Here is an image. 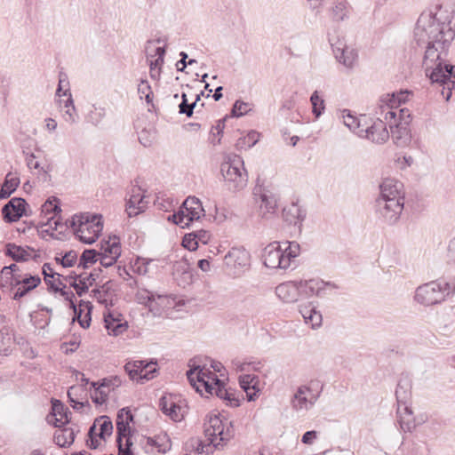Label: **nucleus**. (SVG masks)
I'll return each instance as SVG.
<instances>
[{
	"label": "nucleus",
	"mask_w": 455,
	"mask_h": 455,
	"mask_svg": "<svg viewBox=\"0 0 455 455\" xmlns=\"http://www.w3.org/2000/svg\"><path fill=\"white\" fill-rule=\"evenodd\" d=\"M87 445H90L92 449H96L100 446L99 426L96 425V419L87 432Z\"/></svg>",
	"instance_id": "obj_53"
},
{
	"label": "nucleus",
	"mask_w": 455,
	"mask_h": 455,
	"mask_svg": "<svg viewBox=\"0 0 455 455\" xmlns=\"http://www.w3.org/2000/svg\"><path fill=\"white\" fill-rule=\"evenodd\" d=\"M204 210L201 201L196 196H188L182 204L180 211L168 217V220L181 226V228H188L194 221H197L201 217H204Z\"/></svg>",
	"instance_id": "obj_6"
},
{
	"label": "nucleus",
	"mask_w": 455,
	"mask_h": 455,
	"mask_svg": "<svg viewBox=\"0 0 455 455\" xmlns=\"http://www.w3.org/2000/svg\"><path fill=\"white\" fill-rule=\"evenodd\" d=\"M310 101L313 108V113L316 117H319L324 109V100L320 98L318 92L315 91L310 97Z\"/></svg>",
	"instance_id": "obj_58"
},
{
	"label": "nucleus",
	"mask_w": 455,
	"mask_h": 455,
	"mask_svg": "<svg viewBox=\"0 0 455 455\" xmlns=\"http://www.w3.org/2000/svg\"><path fill=\"white\" fill-rule=\"evenodd\" d=\"M376 214L387 225L393 226L398 222L404 208V202L376 201Z\"/></svg>",
	"instance_id": "obj_11"
},
{
	"label": "nucleus",
	"mask_w": 455,
	"mask_h": 455,
	"mask_svg": "<svg viewBox=\"0 0 455 455\" xmlns=\"http://www.w3.org/2000/svg\"><path fill=\"white\" fill-rule=\"evenodd\" d=\"M18 275H12L6 267H4L0 272V284L5 286L8 284L16 285Z\"/></svg>",
	"instance_id": "obj_60"
},
{
	"label": "nucleus",
	"mask_w": 455,
	"mask_h": 455,
	"mask_svg": "<svg viewBox=\"0 0 455 455\" xmlns=\"http://www.w3.org/2000/svg\"><path fill=\"white\" fill-rule=\"evenodd\" d=\"M329 285H331V283H324L319 279L300 280L298 282L300 295L307 298L314 295L321 296L323 288Z\"/></svg>",
	"instance_id": "obj_26"
},
{
	"label": "nucleus",
	"mask_w": 455,
	"mask_h": 455,
	"mask_svg": "<svg viewBox=\"0 0 455 455\" xmlns=\"http://www.w3.org/2000/svg\"><path fill=\"white\" fill-rule=\"evenodd\" d=\"M388 124L384 122L382 118H377L371 126L363 128L360 131L359 137L367 138L372 142L381 144L389 138V132L387 129Z\"/></svg>",
	"instance_id": "obj_18"
},
{
	"label": "nucleus",
	"mask_w": 455,
	"mask_h": 455,
	"mask_svg": "<svg viewBox=\"0 0 455 455\" xmlns=\"http://www.w3.org/2000/svg\"><path fill=\"white\" fill-rule=\"evenodd\" d=\"M138 139L144 147H150L156 139V131L153 128H144L139 132Z\"/></svg>",
	"instance_id": "obj_51"
},
{
	"label": "nucleus",
	"mask_w": 455,
	"mask_h": 455,
	"mask_svg": "<svg viewBox=\"0 0 455 455\" xmlns=\"http://www.w3.org/2000/svg\"><path fill=\"white\" fill-rule=\"evenodd\" d=\"M136 299L139 303L148 306L149 309L153 311L156 309V306L154 305L156 299H157L159 300V303L157 304L162 306L163 302L166 299V297L160 294L156 295L155 293L146 289H140L136 293Z\"/></svg>",
	"instance_id": "obj_39"
},
{
	"label": "nucleus",
	"mask_w": 455,
	"mask_h": 455,
	"mask_svg": "<svg viewBox=\"0 0 455 455\" xmlns=\"http://www.w3.org/2000/svg\"><path fill=\"white\" fill-rule=\"evenodd\" d=\"M156 436V449L161 453H166L172 448V441L166 433H161Z\"/></svg>",
	"instance_id": "obj_55"
},
{
	"label": "nucleus",
	"mask_w": 455,
	"mask_h": 455,
	"mask_svg": "<svg viewBox=\"0 0 455 455\" xmlns=\"http://www.w3.org/2000/svg\"><path fill=\"white\" fill-rule=\"evenodd\" d=\"M134 273L140 275H150L158 269L157 261L153 259L138 257L132 265Z\"/></svg>",
	"instance_id": "obj_33"
},
{
	"label": "nucleus",
	"mask_w": 455,
	"mask_h": 455,
	"mask_svg": "<svg viewBox=\"0 0 455 455\" xmlns=\"http://www.w3.org/2000/svg\"><path fill=\"white\" fill-rule=\"evenodd\" d=\"M176 396L169 395L163 396L159 403L163 413L176 422L181 421L186 412L185 407L181 406Z\"/></svg>",
	"instance_id": "obj_20"
},
{
	"label": "nucleus",
	"mask_w": 455,
	"mask_h": 455,
	"mask_svg": "<svg viewBox=\"0 0 455 455\" xmlns=\"http://www.w3.org/2000/svg\"><path fill=\"white\" fill-rule=\"evenodd\" d=\"M455 37L450 21L442 20L441 12H424L414 28V39L424 50L422 65L432 83L443 86L441 93L449 100L455 87V66L448 60Z\"/></svg>",
	"instance_id": "obj_1"
},
{
	"label": "nucleus",
	"mask_w": 455,
	"mask_h": 455,
	"mask_svg": "<svg viewBox=\"0 0 455 455\" xmlns=\"http://www.w3.org/2000/svg\"><path fill=\"white\" fill-rule=\"evenodd\" d=\"M138 93L140 99L145 97L146 102L150 104L153 101V92L147 80H141L138 85Z\"/></svg>",
	"instance_id": "obj_56"
},
{
	"label": "nucleus",
	"mask_w": 455,
	"mask_h": 455,
	"mask_svg": "<svg viewBox=\"0 0 455 455\" xmlns=\"http://www.w3.org/2000/svg\"><path fill=\"white\" fill-rule=\"evenodd\" d=\"M204 435L214 448H220L234 437L235 429L231 421L211 413L204 422Z\"/></svg>",
	"instance_id": "obj_3"
},
{
	"label": "nucleus",
	"mask_w": 455,
	"mask_h": 455,
	"mask_svg": "<svg viewBox=\"0 0 455 455\" xmlns=\"http://www.w3.org/2000/svg\"><path fill=\"white\" fill-rule=\"evenodd\" d=\"M133 421V415L128 408H123L116 416V443L119 455H133L131 439L130 423Z\"/></svg>",
	"instance_id": "obj_7"
},
{
	"label": "nucleus",
	"mask_w": 455,
	"mask_h": 455,
	"mask_svg": "<svg viewBox=\"0 0 455 455\" xmlns=\"http://www.w3.org/2000/svg\"><path fill=\"white\" fill-rule=\"evenodd\" d=\"M122 384V379L119 376H110L104 378L100 382H92L91 398L98 405L103 404L108 398V394Z\"/></svg>",
	"instance_id": "obj_14"
},
{
	"label": "nucleus",
	"mask_w": 455,
	"mask_h": 455,
	"mask_svg": "<svg viewBox=\"0 0 455 455\" xmlns=\"http://www.w3.org/2000/svg\"><path fill=\"white\" fill-rule=\"evenodd\" d=\"M105 327L108 334L118 336L128 329V323L123 315L116 310L107 308L103 313Z\"/></svg>",
	"instance_id": "obj_19"
},
{
	"label": "nucleus",
	"mask_w": 455,
	"mask_h": 455,
	"mask_svg": "<svg viewBox=\"0 0 455 455\" xmlns=\"http://www.w3.org/2000/svg\"><path fill=\"white\" fill-rule=\"evenodd\" d=\"M341 117L343 119L344 124L353 132L356 133L359 136L360 131L363 130L361 127L360 121L357 117L352 116L350 111L347 109H344L341 112Z\"/></svg>",
	"instance_id": "obj_44"
},
{
	"label": "nucleus",
	"mask_w": 455,
	"mask_h": 455,
	"mask_svg": "<svg viewBox=\"0 0 455 455\" xmlns=\"http://www.w3.org/2000/svg\"><path fill=\"white\" fill-rule=\"evenodd\" d=\"M104 115V108L92 105L87 115V121L91 122L92 124H97L101 121Z\"/></svg>",
	"instance_id": "obj_59"
},
{
	"label": "nucleus",
	"mask_w": 455,
	"mask_h": 455,
	"mask_svg": "<svg viewBox=\"0 0 455 455\" xmlns=\"http://www.w3.org/2000/svg\"><path fill=\"white\" fill-rule=\"evenodd\" d=\"M396 413L400 427L404 432H411L416 427V422L411 407L408 404L397 405Z\"/></svg>",
	"instance_id": "obj_27"
},
{
	"label": "nucleus",
	"mask_w": 455,
	"mask_h": 455,
	"mask_svg": "<svg viewBox=\"0 0 455 455\" xmlns=\"http://www.w3.org/2000/svg\"><path fill=\"white\" fill-rule=\"evenodd\" d=\"M388 126L391 131V137L397 146L403 147L410 142L411 136L407 122H403L402 118L399 119L398 117L396 120L389 122Z\"/></svg>",
	"instance_id": "obj_22"
},
{
	"label": "nucleus",
	"mask_w": 455,
	"mask_h": 455,
	"mask_svg": "<svg viewBox=\"0 0 455 455\" xmlns=\"http://www.w3.org/2000/svg\"><path fill=\"white\" fill-rule=\"evenodd\" d=\"M181 98H182V101L179 105L180 113L185 114L188 117L192 116L193 110L196 107L197 101L200 100V95H197L196 100L191 104L188 103V99H187L186 93H182Z\"/></svg>",
	"instance_id": "obj_54"
},
{
	"label": "nucleus",
	"mask_w": 455,
	"mask_h": 455,
	"mask_svg": "<svg viewBox=\"0 0 455 455\" xmlns=\"http://www.w3.org/2000/svg\"><path fill=\"white\" fill-rule=\"evenodd\" d=\"M187 377L191 386L201 395H204V392L212 395V386L218 385L220 379L215 372L200 365L188 371Z\"/></svg>",
	"instance_id": "obj_10"
},
{
	"label": "nucleus",
	"mask_w": 455,
	"mask_h": 455,
	"mask_svg": "<svg viewBox=\"0 0 455 455\" xmlns=\"http://www.w3.org/2000/svg\"><path fill=\"white\" fill-rule=\"evenodd\" d=\"M61 212V209L59 205V199L55 196L48 198L46 202L42 205V212L48 214L53 213L54 216L51 218L52 220L57 215H59Z\"/></svg>",
	"instance_id": "obj_50"
},
{
	"label": "nucleus",
	"mask_w": 455,
	"mask_h": 455,
	"mask_svg": "<svg viewBox=\"0 0 455 455\" xmlns=\"http://www.w3.org/2000/svg\"><path fill=\"white\" fill-rule=\"evenodd\" d=\"M232 365L236 371H259L261 368L260 362H248L239 358L232 360Z\"/></svg>",
	"instance_id": "obj_47"
},
{
	"label": "nucleus",
	"mask_w": 455,
	"mask_h": 455,
	"mask_svg": "<svg viewBox=\"0 0 455 455\" xmlns=\"http://www.w3.org/2000/svg\"><path fill=\"white\" fill-rule=\"evenodd\" d=\"M328 41L336 60L347 69H354L358 64V51L346 43L345 39L335 34L328 33Z\"/></svg>",
	"instance_id": "obj_8"
},
{
	"label": "nucleus",
	"mask_w": 455,
	"mask_h": 455,
	"mask_svg": "<svg viewBox=\"0 0 455 455\" xmlns=\"http://www.w3.org/2000/svg\"><path fill=\"white\" fill-rule=\"evenodd\" d=\"M182 245L189 251H196L197 249V240L195 239L192 232L183 237Z\"/></svg>",
	"instance_id": "obj_64"
},
{
	"label": "nucleus",
	"mask_w": 455,
	"mask_h": 455,
	"mask_svg": "<svg viewBox=\"0 0 455 455\" xmlns=\"http://www.w3.org/2000/svg\"><path fill=\"white\" fill-rule=\"evenodd\" d=\"M67 280L69 281V284L74 287L78 296L85 291V277H83L82 275H69L67 276Z\"/></svg>",
	"instance_id": "obj_52"
},
{
	"label": "nucleus",
	"mask_w": 455,
	"mask_h": 455,
	"mask_svg": "<svg viewBox=\"0 0 455 455\" xmlns=\"http://www.w3.org/2000/svg\"><path fill=\"white\" fill-rule=\"evenodd\" d=\"M299 310L305 323L310 325L312 329H316L322 325V315L311 304L300 305Z\"/></svg>",
	"instance_id": "obj_35"
},
{
	"label": "nucleus",
	"mask_w": 455,
	"mask_h": 455,
	"mask_svg": "<svg viewBox=\"0 0 455 455\" xmlns=\"http://www.w3.org/2000/svg\"><path fill=\"white\" fill-rule=\"evenodd\" d=\"M43 275L45 283L49 285V288L52 289L54 291H60L63 296H66V299L70 301V307L74 309L75 316L73 318V321L77 320L80 326L83 328H85V318H82V313L84 309L83 307L85 306V301L84 299L79 300V310H77L75 302L73 301V298H75V295L73 292L70 293V296L68 292L63 291L60 286L63 288L66 287L65 284L62 283V282L60 279V275L56 274L53 269L51 267V265L49 263H44L43 266Z\"/></svg>",
	"instance_id": "obj_5"
},
{
	"label": "nucleus",
	"mask_w": 455,
	"mask_h": 455,
	"mask_svg": "<svg viewBox=\"0 0 455 455\" xmlns=\"http://www.w3.org/2000/svg\"><path fill=\"white\" fill-rule=\"evenodd\" d=\"M27 202L21 197L12 198L2 209L6 222H15L25 214Z\"/></svg>",
	"instance_id": "obj_21"
},
{
	"label": "nucleus",
	"mask_w": 455,
	"mask_h": 455,
	"mask_svg": "<svg viewBox=\"0 0 455 455\" xmlns=\"http://www.w3.org/2000/svg\"><path fill=\"white\" fill-rule=\"evenodd\" d=\"M283 217L290 224L301 223L306 217V211L299 204L292 202L283 209Z\"/></svg>",
	"instance_id": "obj_31"
},
{
	"label": "nucleus",
	"mask_w": 455,
	"mask_h": 455,
	"mask_svg": "<svg viewBox=\"0 0 455 455\" xmlns=\"http://www.w3.org/2000/svg\"><path fill=\"white\" fill-rule=\"evenodd\" d=\"M181 274L184 278V283H189L192 279V274L189 271V264L186 259L176 261L173 265V275H178Z\"/></svg>",
	"instance_id": "obj_48"
},
{
	"label": "nucleus",
	"mask_w": 455,
	"mask_h": 455,
	"mask_svg": "<svg viewBox=\"0 0 455 455\" xmlns=\"http://www.w3.org/2000/svg\"><path fill=\"white\" fill-rule=\"evenodd\" d=\"M220 172L228 190L237 192L243 190L248 183V174L241 156L229 155L221 164Z\"/></svg>",
	"instance_id": "obj_2"
},
{
	"label": "nucleus",
	"mask_w": 455,
	"mask_h": 455,
	"mask_svg": "<svg viewBox=\"0 0 455 455\" xmlns=\"http://www.w3.org/2000/svg\"><path fill=\"white\" fill-rule=\"evenodd\" d=\"M251 256L249 251L242 247H233L225 255L226 267L235 275H240L250 267Z\"/></svg>",
	"instance_id": "obj_12"
},
{
	"label": "nucleus",
	"mask_w": 455,
	"mask_h": 455,
	"mask_svg": "<svg viewBox=\"0 0 455 455\" xmlns=\"http://www.w3.org/2000/svg\"><path fill=\"white\" fill-rule=\"evenodd\" d=\"M451 283L443 280L431 281L416 288L414 300L424 307H431L445 301L451 294Z\"/></svg>",
	"instance_id": "obj_4"
},
{
	"label": "nucleus",
	"mask_w": 455,
	"mask_h": 455,
	"mask_svg": "<svg viewBox=\"0 0 455 455\" xmlns=\"http://www.w3.org/2000/svg\"><path fill=\"white\" fill-rule=\"evenodd\" d=\"M96 425L99 426V440L100 442L105 438V436H109L113 431V424L110 419L108 416H100L96 419Z\"/></svg>",
	"instance_id": "obj_45"
},
{
	"label": "nucleus",
	"mask_w": 455,
	"mask_h": 455,
	"mask_svg": "<svg viewBox=\"0 0 455 455\" xmlns=\"http://www.w3.org/2000/svg\"><path fill=\"white\" fill-rule=\"evenodd\" d=\"M214 447L210 442L204 443L199 438H190L184 446L185 455H209Z\"/></svg>",
	"instance_id": "obj_28"
},
{
	"label": "nucleus",
	"mask_w": 455,
	"mask_h": 455,
	"mask_svg": "<svg viewBox=\"0 0 455 455\" xmlns=\"http://www.w3.org/2000/svg\"><path fill=\"white\" fill-rule=\"evenodd\" d=\"M148 201L140 188H133L132 194L126 204V212L129 217H133L144 212L147 208Z\"/></svg>",
	"instance_id": "obj_24"
},
{
	"label": "nucleus",
	"mask_w": 455,
	"mask_h": 455,
	"mask_svg": "<svg viewBox=\"0 0 455 455\" xmlns=\"http://www.w3.org/2000/svg\"><path fill=\"white\" fill-rule=\"evenodd\" d=\"M68 397L75 410L83 409L85 404V386L79 384L70 387L68 390Z\"/></svg>",
	"instance_id": "obj_36"
},
{
	"label": "nucleus",
	"mask_w": 455,
	"mask_h": 455,
	"mask_svg": "<svg viewBox=\"0 0 455 455\" xmlns=\"http://www.w3.org/2000/svg\"><path fill=\"white\" fill-rule=\"evenodd\" d=\"M285 247L283 251L285 258L289 259V267L291 266V259H295L299 254V245L296 242H286L284 243Z\"/></svg>",
	"instance_id": "obj_57"
},
{
	"label": "nucleus",
	"mask_w": 455,
	"mask_h": 455,
	"mask_svg": "<svg viewBox=\"0 0 455 455\" xmlns=\"http://www.w3.org/2000/svg\"><path fill=\"white\" fill-rule=\"evenodd\" d=\"M319 396L320 392L314 391L308 385H302L297 388L291 400V408L298 412L307 411L313 408Z\"/></svg>",
	"instance_id": "obj_13"
},
{
	"label": "nucleus",
	"mask_w": 455,
	"mask_h": 455,
	"mask_svg": "<svg viewBox=\"0 0 455 455\" xmlns=\"http://www.w3.org/2000/svg\"><path fill=\"white\" fill-rule=\"evenodd\" d=\"M283 247L277 242L269 243L263 251L262 258L264 265L269 268L286 269L289 267V259L285 258Z\"/></svg>",
	"instance_id": "obj_15"
},
{
	"label": "nucleus",
	"mask_w": 455,
	"mask_h": 455,
	"mask_svg": "<svg viewBox=\"0 0 455 455\" xmlns=\"http://www.w3.org/2000/svg\"><path fill=\"white\" fill-rule=\"evenodd\" d=\"M90 296L95 298L99 303L105 305L106 307H108V305L112 306V293L109 292L106 285L92 289Z\"/></svg>",
	"instance_id": "obj_43"
},
{
	"label": "nucleus",
	"mask_w": 455,
	"mask_h": 455,
	"mask_svg": "<svg viewBox=\"0 0 455 455\" xmlns=\"http://www.w3.org/2000/svg\"><path fill=\"white\" fill-rule=\"evenodd\" d=\"M259 140V133L251 131L247 135L238 139L235 146L238 149H246L253 147Z\"/></svg>",
	"instance_id": "obj_46"
},
{
	"label": "nucleus",
	"mask_w": 455,
	"mask_h": 455,
	"mask_svg": "<svg viewBox=\"0 0 455 455\" xmlns=\"http://www.w3.org/2000/svg\"><path fill=\"white\" fill-rule=\"evenodd\" d=\"M350 13V6L345 0H340L333 3L331 8V19L334 21H343L348 19Z\"/></svg>",
	"instance_id": "obj_41"
},
{
	"label": "nucleus",
	"mask_w": 455,
	"mask_h": 455,
	"mask_svg": "<svg viewBox=\"0 0 455 455\" xmlns=\"http://www.w3.org/2000/svg\"><path fill=\"white\" fill-rule=\"evenodd\" d=\"M257 201L259 203V212L263 218L268 219L275 212L277 202L271 194L262 192Z\"/></svg>",
	"instance_id": "obj_34"
},
{
	"label": "nucleus",
	"mask_w": 455,
	"mask_h": 455,
	"mask_svg": "<svg viewBox=\"0 0 455 455\" xmlns=\"http://www.w3.org/2000/svg\"><path fill=\"white\" fill-rule=\"evenodd\" d=\"M71 94L69 92V83L68 80V76L60 71L59 74V84L56 91V97L58 100L61 99V97H66V99Z\"/></svg>",
	"instance_id": "obj_49"
},
{
	"label": "nucleus",
	"mask_w": 455,
	"mask_h": 455,
	"mask_svg": "<svg viewBox=\"0 0 455 455\" xmlns=\"http://www.w3.org/2000/svg\"><path fill=\"white\" fill-rule=\"evenodd\" d=\"M33 252H35V250L31 247L23 248L21 246L16 245L15 243L6 244L5 254L11 257L16 262L28 261L30 258H32Z\"/></svg>",
	"instance_id": "obj_37"
},
{
	"label": "nucleus",
	"mask_w": 455,
	"mask_h": 455,
	"mask_svg": "<svg viewBox=\"0 0 455 455\" xmlns=\"http://www.w3.org/2000/svg\"><path fill=\"white\" fill-rule=\"evenodd\" d=\"M60 111L63 112V117L66 122L75 123L77 119V114L73 105L71 94L67 99L57 100Z\"/></svg>",
	"instance_id": "obj_40"
},
{
	"label": "nucleus",
	"mask_w": 455,
	"mask_h": 455,
	"mask_svg": "<svg viewBox=\"0 0 455 455\" xmlns=\"http://www.w3.org/2000/svg\"><path fill=\"white\" fill-rule=\"evenodd\" d=\"M250 110L249 104L243 101L236 100L232 108V114L235 116H242Z\"/></svg>",
	"instance_id": "obj_63"
},
{
	"label": "nucleus",
	"mask_w": 455,
	"mask_h": 455,
	"mask_svg": "<svg viewBox=\"0 0 455 455\" xmlns=\"http://www.w3.org/2000/svg\"><path fill=\"white\" fill-rule=\"evenodd\" d=\"M20 184V179L19 177L12 172H9L4 180V186L6 188V189L11 190L12 193L16 190Z\"/></svg>",
	"instance_id": "obj_62"
},
{
	"label": "nucleus",
	"mask_w": 455,
	"mask_h": 455,
	"mask_svg": "<svg viewBox=\"0 0 455 455\" xmlns=\"http://www.w3.org/2000/svg\"><path fill=\"white\" fill-rule=\"evenodd\" d=\"M70 414L71 412L60 400L52 399V412L47 416V421L54 427L67 425L69 423L68 415Z\"/></svg>",
	"instance_id": "obj_23"
},
{
	"label": "nucleus",
	"mask_w": 455,
	"mask_h": 455,
	"mask_svg": "<svg viewBox=\"0 0 455 455\" xmlns=\"http://www.w3.org/2000/svg\"><path fill=\"white\" fill-rule=\"evenodd\" d=\"M241 387L246 393L248 401H252L259 392V379L256 375L244 374L239 377Z\"/></svg>",
	"instance_id": "obj_30"
},
{
	"label": "nucleus",
	"mask_w": 455,
	"mask_h": 455,
	"mask_svg": "<svg viewBox=\"0 0 455 455\" xmlns=\"http://www.w3.org/2000/svg\"><path fill=\"white\" fill-rule=\"evenodd\" d=\"M411 383L406 380H400L395 389V396L397 400V405L407 404L411 397Z\"/></svg>",
	"instance_id": "obj_42"
},
{
	"label": "nucleus",
	"mask_w": 455,
	"mask_h": 455,
	"mask_svg": "<svg viewBox=\"0 0 455 455\" xmlns=\"http://www.w3.org/2000/svg\"><path fill=\"white\" fill-rule=\"evenodd\" d=\"M137 368L138 366L136 365V363H132V362H128L124 365V370L128 376L130 377V379L132 380L139 382L140 380H143L144 378H141V375L140 374V371Z\"/></svg>",
	"instance_id": "obj_61"
},
{
	"label": "nucleus",
	"mask_w": 455,
	"mask_h": 455,
	"mask_svg": "<svg viewBox=\"0 0 455 455\" xmlns=\"http://www.w3.org/2000/svg\"><path fill=\"white\" fill-rule=\"evenodd\" d=\"M404 100L403 92L382 95L378 102L377 118H382L387 124L396 120L398 117L399 119L403 118L404 108H399V107L401 102Z\"/></svg>",
	"instance_id": "obj_9"
},
{
	"label": "nucleus",
	"mask_w": 455,
	"mask_h": 455,
	"mask_svg": "<svg viewBox=\"0 0 455 455\" xmlns=\"http://www.w3.org/2000/svg\"><path fill=\"white\" fill-rule=\"evenodd\" d=\"M103 220L100 214H87V233L92 235L87 236V244L93 243L99 236L101 235L103 230Z\"/></svg>",
	"instance_id": "obj_32"
},
{
	"label": "nucleus",
	"mask_w": 455,
	"mask_h": 455,
	"mask_svg": "<svg viewBox=\"0 0 455 455\" xmlns=\"http://www.w3.org/2000/svg\"><path fill=\"white\" fill-rule=\"evenodd\" d=\"M100 250L99 258L100 264L106 267L114 265L121 255L119 238L116 235L109 237L108 241L101 243Z\"/></svg>",
	"instance_id": "obj_17"
},
{
	"label": "nucleus",
	"mask_w": 455,
	"mask_h": 455,
	"mask_svg": "<svg viewBox=\"0 0 455 455\" xmlns=\"http://www.w3.org/2000/svg\"><path fill=\"white\" fill-rule=\"evenodd\" d=\"M404 202L403 185L392 178L384 179L379 185V196L376 201Z\"/></svg>",
	"instance_id": "obj_16"
},
{
	"label": "nucleus",
	"mask_w": 455,
	"mask_h": 455,
	"mask_svg": "<svg viewBox=\"0 0 455 455\" xmlns=\"http://www.w3.org/2000/svg\"><path fill=\"white\" fill-rule=\"evenodd\" d=\"M84 214L81 213L80 215H74L70 220H67L65 224H62V222L58 219L53 221L54 229L58 230L62 226H65L66 228H70L73 232L79 237V240L82 243H85V236L83 235V225L84 224ZM52 226V223L50 224Z\"/></svg>",
	"instance_id": "obj_29"
},
{
	"label": "nucleus",
	"mask_w": 455,
	"mask_h": 455,
	"mask_svg": "<svg viewBox=\"0 0 455 455\" xmlns=\"http://www.w3.org/2000/svg\"><path fill=\"white\" fill-rule=\"evenodd\" d=\"M276 296L285 303H292L300 296L298 282H286L280 283L275 288Z\"/></svg>",
	"instance_id": "obj_25"
},
{
	"label": "nucleus",
	"mask_w": 455,
	"mask_h": 455,
	"mask_svg": "<svg viewBox=\"0 0 455 455\" xmlns=\"http://www.w3.org/2000/svg\"><path fill=\"white\" fill-rule=\"evenodd\" d=\"M53 435L54 443L60 447H67L73 443L75 440V431L72 427L60 425Z\"/></svg>",
	"instance_id": "obj_38"
}]
</instances>
